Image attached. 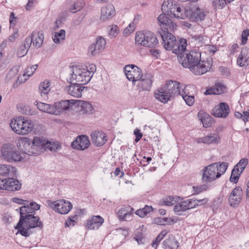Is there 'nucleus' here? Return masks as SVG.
Segmentation results:
<instances>
[{"mask_svg":"<svg viewBox=\"0 0 249 249\" xmlns=\"http://www.w3.org/2000/svg\"><path fill=\"white\" fill-rule=\"evenodd\" d=\"M40 205L35 202H30V207L23 206L20 207V218L15 229L22 236L28 237L31 234L30 229L36 227L42 229L43 225L38 216L34 215L35 211L39 210Z\"/></svg>","mask_w":249,"mask_h":249,"instance_id":"f257e3e1","label":"nucleus"},{"mask_svg":"<svg viewBox=\"0 0 249 249\" xmlns=\"http://www.w3.org/2000/svg\"><path fill=\"white\" fill-rule=\"evenodd\" d=\"M180 85V83L177 81H167L162 87L155 90V97L160 102L166 103L179 95Z\"/></svg>","mask_w":249,"mask_h":249,"instance_id":"f03ea898","label":"nucleus"},{"mask_svg":"<svg viewBox=\"0 0 249 249\" xmlns=\"http://www.w3.org/2000/svg\"><path fill=\"white\" fill-rule=\"evenodd\" d=\"M159 34L166 50H172V52L176 54L186 50L187 41L186 39L177 40L176 37L167 30L159 32Z\"/></svg>","mask_w":249,"mask_h":249,"instance_id":"7ed1b4c3","label":"nucleus"},{"mask_svg":"<svg viewBox=\"0 0 249 249\" xmlns=\"http://www.w3.org/2000/svg\"><path fill=\"white\" fill-rule=\"evenodd\" d=\"M228 163L215 162L209 165L202 170V181L208 183L219 178L227 170Z\"/></svg>","mask_w":249,"mask_h":249,"instance_id":"20e7f679","label":"nucleus"},{"mask_svg":"<svg viewBox=\"0 0 249 249\" xmlns=\"http://www.w3.org/2000/svg\"><path fill=\"white\" fill-rule=\"evenodd\" d=\"M70 102V100H62L54 103L53 105L39 102L37 104V107L44 112L59 115L70 108L71 107Z\"/></svg>","mask_w":249,"mask_h":249,"instance_id":"39448f33","label":"nucleus"},{"mask_svg":"<svg viewBox=\"0 0 249 249\" xmlns=\"http://www.w3.org/2000/svg\"><path fill=\"white\" fill-rule=\"evenodd\" d=\"M0 153L2 158L9 162L20 161L24 159L21 152L12 144H3Z\"/></svg>","mask_w":249,"mask_h":249,"instance_id":"423d86ee","label":"nucleus"},{"mask_svg":"<svg viewBox=\"0 0 249 249\" xmlns=\"http://www.w3.org/2000/svg\"><path fill=\"white\" fill-rule=\"evenodd\" d=\"M184 52L178 53V59L179 63L186 68L191 69L192 66L198 62L201 59V53L195 49L188 53H184Z\"/></svg>","mask_w":249,"mask_h":249,"instance_id":"0eeeda50","label":"nucleus"},{"mask_svg":"<svg viewBox=\"0 0 249 249\" xmlns=\"http://www.w3.org/2000/svg\"><path fill=\"white\" fill-rule=\"evenodd\" d=\"M71 74V78L67 80L69 83L76 82L81 85H85L89 83L92 76L90 75V72L88 69L80 68L77 67L73 68L72 73Z\"/></svg>","mask_w":249,"mask_h":249,"instance_id":"6e6552de","label":"nucleus"},{"mask_svg":"<svg viewBox=\"0 0 249 249\" xmlns=\"http://www.w3.org/2000/svg\"><path fill=\"white\" fill-rule=\"evenodd\" d=\"M135 41L138 44L149 48H155L159 44L157 38L150 32L137 33Z\"/></svg>","mask_w":249,"mask_h":249,"instance_id":"1a4fd4ad","label":"nucleus"},{"mask_svg":"<svg viewBox=\"0 0 249 249\" xmlns=\"http://www.w3.org/2000/svg\"><path fill=\"white\" fill-rule=\"evenodd\" d=\"M46 205L62 214H67L72 208L71 202L64 199L54 201L48 200L46 201Z\"/></svg>","mask_w":249,"mask_h":249,"instance_id":"9d476101","label":"nucleus"},{"mask_svg":"<svg viewBox=\"0 0 249 249\" xmlns=\"http://www.w3.org/2000/svg\"><path fill=\"white\" fill-rule=\"evenodd\" d=\"M158 20L161 28V32L163 30L174 31L176 29L177 24L173 22L165 14H160L158 18Z\"/></svg>","mask_w":249,"mask_h":249,"instance_id":"9b49d317","label":"nucleus"},{"mask_svg":"<svg viewBox=\"0 0 249 249\" xmlns=\"http://www.w3.org/2000/svg\"><path fill=\"white\" fill-rule=\"evenodd\" d=\"M243 196V191L241 187H235L231 192L228 198L229 205L233 207H237L241 203Z\"/></svg>","mask_w":249,"mask_h":249,"instance_id":"f8f14e48","label":"nucleus"},{"mask_svg":"<svg viewBox=\"0 0 249 249\" xmlns=\"http://www.w3.org/2000/svg\"><path fill=\"white\" fill-rule=\"evenodd\" d=\"M211 64L209 61H201V59L198 62L195 63L190 69L194 74L200 75L205 73L210 68Z\"/></svg>","mask_w":249,"mask_h":249,"instance_id":"ddd939ff","label":"nucleus"},{"mask_svg":"<svg viewBox=\"0 0 249 249\" xmlns=\"http://www.w3.org/2000/svg\"><path fill=\"white\" fill-rule=\"evenodd\" d=\"M90 142L86 135H80L71 143V147L76 150H84L89 147Z\"/></svg>","mask_w":249,"mask_h":249,"instance_id":"4468645a","label":"nucleus"},{"mask_svg":"<svg viewBox=\"0 0 249 249\" xmlns=\"http://www.w3.org/2000/svg\"><path fill=\"white\" fill-rule=\"evenodd\" d=\"M47 140L43 137H35L32 141L34 156L39 155L45 150Z\"/></svg>","mask_w":249,"mask_h":249,"instance_id":"2eb2a0df","label":"nucleus"},{"mask_svg":"<svg viewBox=\"0 0 249 249\" xmlns=\"http://www.w3.org/2000/svg\"><path fill=\"white\" fill-rule=\"evenodd\" d=\"M106 41L102 36L96 38L95 43L91 44L89 48V53L92 55H95L101 53L105 48Z\"/></svg>","mask_w":249,"mask_h":249,"instance_id":"dca6fc26","label":"nucleus"},{"mask_svg":"<svg viewBox=\"0 0 249 249\" xmlns=\"http://www.w3.org/2000/svg\"><path fill=\"white\" fill-rule=\"evenodd\" d=\"M207 12L204 9L198 7H193L189 8L188 18L192 21L202 20L205 18Z\"/></svg>","mask_w":249,"mask_h":249,"instance_id":"f3484780","label":"nucleus"},{"mask_svg":"<svg viewBox=\"0 0 249 249\" xmlns=\"http://www.w3.org/2000/svg\"><path fill=\"white\" fill-rule=\"evenodd\" d=\"M212 112L213 115L216 117L225 118L229 114V107L226 103H221L215 106Z\"/></svg>","mask_w":249,"mask_h":249,"instance_id":"a211bd4d","label":"nucleus"},{"mask_svg":"<svg viewBox=\"0 0 249 249\" xmlns=\"http://www.w3.org/2000/svg\"><path fill=\"white\" fill-rule=\"evenodd\" d=\"M19 145L18 146L19 147V149L22 150V153H21L22 156L24 154H27L28 155H34L33 153V149L32 148V141L29 138L24 137L20 139V141L18 142Z\"/></svg>","mask_w":249,"mask_h":249,"instance_id":"6ab92c4d","label":"nucleus"},{"mask_svg":"<svg viewBox=\"0 0 249 249\" xmlns=\"http://www.w3.org/2000/svg\"><path fill=\"white\" fill-rule=\"evenodd\" d=\"M71 85L66 88L67 93L71 96L76 98H80L82 96V92L84 89L83 85L78 83H70Z\"/></svg>","mask_w":249,"mask_h":249,"instance_id":"aec40b11","label":"nucleus"},{"mask_svg":"<svg viewBox=\"0 0 249 249\" xmlns=\"http://www.w3.org/2000/svg\"><path fill=\"white\" fill-rule=\"evenodd\" d=\"M114 6L112 4H108L103 7L101 10L100 19L103 21L111 19L115 15Z\"/></svg>","mask_w":249,"mask_h":249,"instance_id":"412c9836","label":"nucleus"},{"mask_svg":"<svg viewBox=\"0 0 249 249\" xmlns=\"http://www.w3.org/2000/svg\"><path fill=\"white\" fill-rule=\"evenodd\" d=\"M90 136L92 143L97 147L102 146L107 141L106 134L102 132L95 131Z\"/></svg>","mask_w":249,"mask_h":249,"instance_id":"4be33fe9","label":"nucleus"},{"mask_svg":"<svg viewBox=\"0 0 249 249\" xmlns=\"http://www.w3.org/2000/svg\"><path fill=\"white\" fill-rule=\"evenodd\" d=\"M4 181L3 190L14 192L18 191L21 188V183L16 178H9L4 179Z\"/></svg>","mask_w":249,"mask_h":249,"instance_id":"5701e85b","label":"nucleus"},{"mask_svg":"<svg viewBox=\"0 0 249 249\" xmlns=\"http://www.w3.org/2000/svg\"><path fill=\"white\" fill-rule=\"evenodd\" d=\"M21 124V130H20L21 135L28 134L35 129L33 122L27 117L22 116Z\"/></svg>","mask_w":249,"mask_h":249,"instance_id":"b1692460","label":"nucleus"},{"mask_svg":"<svg viewBox=\"0 0 249 249\" xmlns=\"http://www.w3.org/2000/svg\"><path fill=\"white\" fill-rule=\"evenodd\" d=\"M104 219L100 215L93 216L87 220V227L89 230H97L103 223Z\"/></svg>","mask_w":249,"mask_h":249,"instance_id":"393cba45","label":"nucleus"},{"mask_svg":"<svg viewBox=\"0 0 249 249\" xmlns=\"http://www.w3.org/2000/svg\"><path fill=\"white\" fill-rule=\"evenodd\" d=\"M220 140L219 135L216 133H210L202 138H198L196 142L198 143H203L210 144L212 143H217Z\"/></svg>","mask_w":249,"mask_h":249,"instance_id":"a878e982","label":"nucleus"},{"mask_svg":"<svg viewBox=\"0 0 249 249\" xmlns=\"http://www.w3.org/2000/svg\"><path fill=\"white\" fill-rule=\"evenodd\" d=\"M153 76L151 74H146L139 81L138 86L143 90H150L152 84Z\"/></svg>","mask_w":249,"mask_h":249,"instance_id":"bb28decb","label":"nucleus"},{"mask_svg":"<svg viewBox=\"0 0 249 249\" xmlns=\"http://www.w3.org/2000/svg\"><path fill=\"white\" fill-rule=\"evenodd\" d=\"M189 199L177 203L174 207V212L176 214L180 215L183 212L192 209Z\"/></svg>","mask_w":249,"mask_h":249,"instance_id":"cd10ccee","label":"nucleus"},{"mask_svg":"<svg viewBox=\"0 0 249 249\" xmlns=\"http://www.w3.org/2000/svg\"><path fill=\"white\" fill-rule=\"evenodd\" d=\"M16 173L15 167L8 164H0V176L15 177Z\"/></svg>","mask_w":249,"mask_h":249,"instance_id":"c85d7f7f","label":"nucleus"},{"mask_svg":"<svg viewBox=\"0 0 249 249\" xmlns=\"http://www.w3.org/2000/svg\"><path fill=\"white\" fill-rule=\"evenodd\" d=\"M226 89L224 85L221 83H217L215 85L206 89L205 95H218L223 93Z\"/></svg>","mask_w":249,"mask_h":249,"instance_id":"c756f323","label":"nucleus"},{"mask_svg":"<svg viewBox=\"0 0 249 249\" xmlns=\"http://www.w3.org/2000/svg\"><path fill=\"white\" fill-rule=\"evenodd\" d=\"M22 116H17L11 120L10 125L12 130L16 134L21 135Z\"/></svg>","mask_w":249,"mask_h":249,"instance_id":"7c9ffc66","label":"nucleus"},{"mask_svg":"<svg viewBox=\"0 0 249 249\" xmlns=\"http://www.w3.org/2000/svg\"><path fill=\"white\" fill-rule=\"evenodd\" d=\"M178 4L177 1H173L172 0H164L161 5L162 12L172 15L175 11V8Z\"/></svg>","mask_w":249,"mask_h":249,"instance_id":"2f4dec72","label":"nucleus"},{"mask_svg":"<svg viewBox=\"0 0 249 249\" xmlns=\"http://www.w3.org/2000/svg\"><path fill=\"white\" fill-rule=\"evenodd\" d=\"M175 9V11L172 14L174 17L180 19L188 18L189 8L186 9L183 7H181L179 6L178 4H177Z\"/></svg>","mask_w":249,"mask_h":249,"instance_id":"473e14b6","label":"nucleus"},{"mask_svg":"<svg viewBox=\"0 0 249 249\" xmlns=\"http://www.w3.org/2000/svg\"><path fill=\"white\" fill-rule=\"evenodd\" d=\"M31 37H32L33 46L37 48H40L44 40V36L42 33L38 31H34Z\"/></svg>","mask_w":249,"mask_h":249,"instance_id":"72a5a7b5","label":"nucleus"},{"mask_svg":"<svg viewBox=\"0 0 249 249\" xmlns=\"http://www.w3.org/2000/svg\"><path fill=\"white\" fill-rule=\"evenodd\" d=\"M178 242L173 235H170L167 239L163 242L164 249H177L178 247Z\"/></svg>","mask_w":249,"mask_h":249,"instance_id":"f704fd0d","label":"nucleus"},{"mask_svg":"<svg viewBox=\"0 0 249 249\" xmlns=\"http://www.w3.org/2000/svg\"><path fill=\"white\" fill-rule=\"evenodd\" d=\"M142 77L141 70L138 67H135L134 71H131L130 73H128V76L127 77V79L133 82L137 81H139Z\"/></svg>","mask_w":249,"mask_h":249,"instance_id":"c9c22d12","label":"nucleus"},{"mask_svg":"<svg viewBox=\"0 0 249 249\" xmlns=\"http://www.w3.org/2000/svg\"><path fill=\"white\" fill-rule=\"evenodd\" d=\"M78 106L81 107V113L90 114L92 113L93 107L91 103L89 102L80 100L79 101Z\"/></svg>","mask_w":249,"mask_h":249,"instance_id":"e433bc0d","label":"nucleus"},{"mask_svg":"<svg viewBox=\"0 0 249 249\" xmlns=\"http://www.w3.org/2000/svg\"><path fill=\"white\" fill-rule=\"evenodd\" d=\"M19 112L27 115H34L36 114V111L31 107L23 104H20L17 107Z\"/></svg>","mask_w":249,"mask_h":249,"instance_id":"4c0bfd02","label":"nucleus"},{"mask_svg":"<svg viewBox=\"0 0 249 249\" xmlns=\"http://www.w3.org/2000/svg\"><path fill=\"white\" fill-rule=\"evenodd\" d=\"M32 39L31 36H27L21 45L20 50L22 56H24L27 53L32 44H33Z\"/></svg>","mask_w":249,"mask_h":249,"instance_id":"58836bf2","label":"nucleus"},{"mask_svg":"<svg viewBox=\"0 0 249 249\" xmlns=\"http://www.w3.org/2000/svg\"><path fill=\"white\" fill-rule=\"evenodd\" d=\"M192 209L205 205L209 201L208 198H204L200 199H189Z\"/></svg>","mask_w":249,"mask_h":249,"instance_id":"ea45409f","label":"nucleus"},{"mask_svg":"<svg viewBox=\"0 0 249 249\" xmlns=\"http://www.w3.org/2000/svg\"><path fill=\"white\" fill-rule=\"evenodd\" d=\"M50 83L49 81H44L40 83L39 86V91L41 96H46L50 91Z\"/></svg>","mask_w":249,"mask_h":249,"instance_id":"a19ab883","label":"nucleus"},{"mask_svg":"<svg viewBox=\"0 0 249 249\" xmlns=\"http://www.w3.org/2000/svg\"><path fill=\"white\" fill-rule=\"evenodd\" d=\"M85 5L83 0H78L75 2L69 8L70 12L75 13L80 11Z\"/></svg>","mask_w":249,"mask_h":249,"instance_id":"79ce46f5","label":"nucleus"},{"mask_svg":"<svg viewBox=\"0 0 249 249\" xmlns=\"http://www.w3.org/2000/svg\"><path fill=\"white\" fill-rule=\"evenodd\" d=\"M65 37V31L61 29L58 32H55L52 38L53 41L55 43H59L61 41L64 40Z\"/></svg>","mask_w":249,"mask_h":249,"instance_id":"37998d69","label":"nucleus"},{"mask_svg":"<svg viewBox=\"0 0 249 249\" xmlns=\"http://www.w3.org/2000/svg\"><path fill=\"white\" fill-rule=\"evenodd\" d=\"M19 69V66H15L12 68L8 71L6 76V79L7 81L12 80L17 76Z\"/></svg>","mask_w":249,"mask_h":249,"instance_id":"c03bdc74","label":"nucleus"},{"mask_svg":"<svg viewBox=\"0 0 249 249\" xmlns=\"http://www.w3.org/2000/svg\"><path fill=\"white\" fill-rule=\"evenodd\" d=\"M233 0H212V3L215 9H221L226 5L227 2L230 3Z\"/></svg>","mask_w":249,"mask_h":249,"instance_id":"a18cd8bd","label":"nucleus"},{"mask_svg":"<svg viewBox=\"0 0 249 249\" xmlns=\"http://www.w3.org/2000/svg\"><path fill=\"white\" fill-rule=\"evenodd\" d=\"M153 211L152 206L146 205L143 208L137 210L135 213L140 217H143Z\"/></svg>","mask_w":249,"mask_h":249,"instance_id":"49530a36","label":"nucleus"},{"mask_svg":"<svg viewBox=\"0 0 249 249\" xmlns=\"http://www.w3.org/2000/svg\"><path fill=\"white\" fill-rule=\"evenodd\" d=\"M192 89V87L189 85L186 86L184 84H181L180 85V93L179 95L184 97L185 95H191L190 93V89Z\"/></svg>","mask_w":249,"mask_h":249,"instance_id":"de8ad7c7","label":"nucleus"},{"mask_svg":"<svg viewBox=\"0 0 249 249\" xmlns=\"http://www.w3.org/2000/svg\"><path fill=\"white\" fill-rule=\"evenodd\" d=\"M208 188V185L206 184L200 185L196 186H193V195H198L203 191H206Z\"/></svg>","mask_w":249,"mask_h":249,"instance_id":"09e8293b","label":"nucleus"},{"mask_svg":"<svg viewBox=\"0 0 249 249\" xmlns=\"http://www.w3.org/2000/svg\"><path fill=\"white\" fill-rule=\"evenodd\" d=\"M240 171L238 168L234 169L231 172L230 180L232 182L236 183L240 175Z\"/></svg>","mask_w":249,"mask_h":249,"instance_id":"8fccbe9b","label":"nucleus"},{"mask_svg":"<svg viewBox=\"0 0 249 249\" xmlns=\"http://www.w3.org/2000/svg\"><path fill=\"white\" fill-rule=\"evenodd\" d=\"M37 68V65H34L31 67H27L25 70L24 75L28 77L31 76L35 72Z\"/></svg>","mask_w":249,"mask_h":249,"instance_id":"3c124183","label":"nucleus"},{"mask_svg":"<svg viewBox=\"0 0 249 249\" xmlns=\"http://www.w3.org/2000/svg\"><path fill=\"white\" fill-rule=\"evenodd\" d=\"M237 64L240 67H246L249 65V61L243 57L242 54H240L237 59Z\"/></svg>","mask_w":249,"mask_h":249,"instance_id":"603ef678","label":"nucleus"},{"mask_svg":"<svg viewBox=\"0 0 249 249\" xmlns=\"http://www.w3.org/2000/svg\"><path fill=\"white\" fill-rule=\"evenodd\" d=\"M59 147L60 144L59 143L55 144L54 143H51L47 140L45 150L49 149L51 151H55Z\"/></svg>","mask_w":249,"mask_h":249,"instance_id":"864d4df0","label":"nucleus"},{"mask_svg":"<svg viewBox=\"0 0 249 249\" xmlns=\"http://www.w3.org/2000/svg\"><path fill=\"white\" fill-rule=\"evenodd\" d=\"M119 33V29L118 26L116 25H112L108 32V36L110 37H114L118 35Z\"/></svg>","mask_w":249,"mask_h":249,"instance_id":"5fc2aeb1","label":"nucleus"},{"mask_svg":"<svg viewBox=\"0 0 249 249\" xmlns=\"http://www.w3.org/2000/svg\"><path fill=\"white\" fill-rule=\"evenodd\" d=\"M182 98L188 106H192L195 102V98L193 95H185Z\"/></svg>","mask_w":249,"mask_h":249,"instance_id":"6e6d98bb","label":"nucleus"},{"mask_svg":"<svg viewBox=\"0 0 249 249\" xmlns=\"http://www.w3.org/2000/svg\"><path fill=\"white\" fill-rule=\"evenodd\" d=\"M135 29V25L132 22L130 23L124 30L123 34L124 36H128L131 34Z\"/></svg>","mask_w":249,"mask_h":249,"instance_id":"4d7b16f0","label":"nucleus"},{"mask_svg":"<svg viewBox=\"0 0 249 249\" xmlns=\"http://www.w3.org/2000/svg\"><path fill=\"white\" fill-rule=\"evenodd\" d=\"M201 120L203 123L204 127H208L211 125L210 123L211 117L209 115L205 114L203 117L201 118Z\"/></svg>","mask_w":249,"mask_h":249,"instance_id":"13d9d810","label":"nucleus"},{"mask_svg":"<svg viewBox=\"0 0 249 249\" xmlns=\"http://www.w3.org/2000/svg\"><path fill=\"white\" fill-rule=\"evenodd\" d=\"M248 163V160L246 159H241L238 163L237 164V167L239 169L240 168V173H241L243 170L245 169L247 164Z\"/></svg>","mask_w":249,"mask_h":249,"instance_id":"bf43d9fd","label":"nucleus"},{"mask_svg":"<svg viewBox=\"0 0 249 249\" xmlns=\"http://www.w3.org/2000/svg\"><path fill=\"white\" fill-rule=\"evenodd\" d=\"M249 36V30L247 29L244 30L242 34V42L241 44L242 45H245L247 43L248 40V37Z\"/></svg>","mask_w":249,"mask_h":249,"instance_id":"052dcab7","label":"nucleus"},{"mask_svg":"<svg viewBox=\"0 0 249 249\" xmlns=\"http://www.w3.org/2000/svg\"><path fill=\"white\" fill-rule=\"evenodd\" d=\"M13 201L18 204L23 205V206H28L29 207H30V203H29L28 201L24 200L22 199L15 197L13 198Z\"/></svg>","mask_w":249,"mask_h":249,"instance_id":"680f3d73","label":"nucleus"},{"mask_svg":"<svg viewBox=\"0 0 249 249\" xmlns=\"http://www.w3.org/2000/svg\"><path fill=\"white\" fill-rule=\"evenodd\" d=\"M174 198L171 196H168L164 200L163 204L166 206H172L174 204Z\"/></svg>","mask_w":249,"mask_h":249,"instance_id":"e2e57ef3","label":"nucleus"},{"mask_svg":"<svg viewBox=\"0 0 249 249\" xmlns=\"http://www.w3.org/2000/svg\"><path fill=\"white\" fill-rule=\"evenodd\" d=\"M77 218V216L76 215L73 216L72 218H70L65 222V226L68 227L73 226L75 222L74 219H76Z\"/></svg>","mask_w":249,"mask_h":249,"instance_id":"0e129e2a","label":"nucleus"},{"mask_svg":"<svg viewBox=\"0 0 249 249\" xmlns=\"http://www.w3.org/2000/svg\"><path fill=\"white\" fill-rule=\"evenodd\" d=\"M136 67V66L134 65H128L124 67V69L126 77L128 76V73H130V72H131V71H134L135 67Z\"/></svg>","mask_w":249,"mask_h":249,"instance_id":"69168bd1","label":"nucleus"},{"mask_svg":"<svg viewBox=\"0 0 249 249\" xmlns=\"http://www.w3.org/2000/svg\"><path fill=\"white\" fill-rule=\"evenodd\" d=\"M134 133L136 136L135 141L136 142H138L142 137V134L140 132V130L138 129H135Z\"/></svg>","mask_w":249,"mask_h":249,"instance_id":"338daca9","label":"nucleus"},{"mask_svg":"<svg viewBox=\"0 0 249 249\" xmlns=\"http://www.w3.org/2000/svg\"><path fill=\"white\" fill-rule=\"evenodd\" d=\"M240 54H242L243 57L247 59V60L249 62V49H245L241 51Z\"/></svg>","mask_w":249,"mask_h":249,"instance_id":"774afa93","label":"nucleus"}]
</instances>
